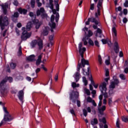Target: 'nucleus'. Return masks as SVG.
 Instances as JSON below:
<instances>
[{
    "mask_svg": "<svg viewBox=\"0 0 128 128\" xmlns=\"http://www.w3.org/2000/svg\"><path fill=\"white\" fill-rule=\"evenodd\" d=\"M82 48V42H80L78 44L79 53L80 56H81V58H82V59L81 60L82 66L83 68H84V66H86V64H88V61L84 58V52L86 50V48Z\"/></svg>",
    "mask_w": 128,
    "mask_h": 128,
    "instance_id": "1",
    "label": "nucleus"
},
{
    "mask_svg": "<svg viewBox=\"0 0 128 128\" xmlns=\"http://www.w3.org/2000/svg\"><path fill=\"white\" fill-rule=\"evenodd\" d=\"M100 90L102 94L99 96V100L100 101H102V96H104V98H108V92H106V82H104L101 84L100 86Z\"/></svg>",
    "mask_w": 128,
    "mask_h": 128,
    "instance_id": "2",
    "label": "nucleus"
},
{
    "mask_svg": "<svg viewBox=\"0 0 128 128\" xmlns=\"http://www.w3.org/2000/svg\"><path fill=\"white\" fill-rule=\"evenodd\" d=\"M0 26L2 30H4V26H8V18L6 16H4L2 15L0 16Z\"/></svg>",
    "mask_w": 128,
    "mask_h": 128,
    "instance_id": "3",
    "label": "nucleus"
},
{
    "mask_svg": "<svg viewBox=\"0 0 128 128\" xmlns=\"http://www.w3.org/2000/svg\"><path fill=\"white\" fill-rule=\"evenodd\" d=\"M98 10H97V12L95 13V16L96 18L94 17H91L90 18H88V21L86 22V25H88L90 24V22H94L95 24H96V26H98V24H100V22H98V20H96V18H98Z\"/></svg>",
    "mask_w": 128,
    "mask_h": 128,
    "instance_id": "4",
    "label": "nucleus"
},
{
    "mask_svg": "<svg viewBox=\"0 0 128 128\" xmlns=\"http://www.w3.org/2000/svg\"><path fill=\"white\" fill-rule=\"evenodd\" d=\"M49 7L51 10H52V12L54 14H56V22H58V19L60 18V14L58 12L56 13V9H54V4H52V2H54V0H49Z\"/></svg>",
    "mask_w": 128,
    "mask_h": 128,
    "instance_id": "5",
    "label": "nucleus"
},
{
    "mask_svg": "<svg viewBox=\"0 0 128 128\" xmlns=\"http://www.w3.org/2000/svg\"><path fill=\"white\" fill-rule=\"evenodd\" d=\"M22 30H23L22 34L21 36L22 40H26L28 38H30L32 36V32H28V31L26 30V28L22 27Z\"/></svg>",
    "mask_w": 128,
    "mask_h": 128,
    "instance_id": "6",
    "label": "nucleus"
},
{
    "mask_svg": "<svg viewBox=\"0 0 128 128\" xmlns=\"http://www.w3.org/2000/svg\"><path fill=\"white\" fill-rule=\"evenodd\" d=\"M70 100H72L74 104H76V100L78 98V92H74V90L70 94Z\"/></svg>",
    "mask_w": 128,
    "mask_h": 128,
    "instance_id": "7",
    "label": "nucleus"
},
{
    "mask_svg": "<svg viewBox=\"0 0 128 128\" xmlns=\"http://www.w3.org/2000/svg\"><path fill=\"white\" fill-rule=\"evenodd\" d=\"M88 40V42L89 44L94 46V41H92V39L88 38V36H86L82 39V42H83L84 46H86V44H88V42H86V40Z\"/></svg>",
    "mask_w": 128,
    "mask_h": 128,
    "instance_id": "8",
    "label": "nucleus"
},
{
    "mask_svg": "<svg viewBox=\"0 0 128 128\" xmlns=\"http://www.w3.org/2000/svg\"><path fill=\"white\" fill-rule=\"evenodd\" d=\"M51 23H49V26L51 28L50 31L54 32V30L56 28V24L54 22V15H52L50 18Z\"/></svg>",
    "mask_w": 128,
    "mask_h": 128,
    "instance_id": "9",
    "label": "nucleus"
},
{
    "mask_svg": "<svg viewBox=\"0 0 128 128\" xmlns=\"http://www.w3.org/2000/svg\"><path fill=\"white\" fill-rule=\"evenodd\" d=\"M14 120V117H12L10 114H5L2 122L6 124L7 122H10V120Z\"/></svg>",
    "mask_w": 128,
    "mask_h": 128,
    "instance_id": "10",
    "label": "nucleus"
},
{
    "mask_svg": "<svg viewBox=\"0 0 128 128\" xmlns=\"http://www.w3.org/2000/svg\"><path fill=\"white\" fill-rule=\"evenodd\" d=\"M8 80L9 82H12L13 79L12 77L6 76L5 78L0 82V86H4V84H6Z\"/></svg>",
    "mask_w": 128,
    "mask_h": 128,
    "instance_id": "11",
    "label": "nucleus"
},
{
    "mask_svg": "<svg viewBox=\"0 0 128 128\" xmlns=\"http://www.w3.org/2000/svg\"><path fill=\"white\" fill-rule=\"evenodd\" d=\"M36 14L37 16H46V11L44 8H40V10H38L36 12Z\"/></svg>",
    "mask_w": 128,
    "mask_h": 128,
    "instance_id": "12",
    "label": "nucleus"
},
{
    "mask_svg": "<svg viewBox=\"0 0 128 128\" xmlns=\"http://www.w3.org/2000/svg\"><path fill=\"white\" fill-rule=\"evenodd\" d=\"M102 2H104V0H98L97 4L98 12V16H100V10H102Z\"/></svg>",
    "mask_w": 128,
    "mask_h": 128,
    "instance_id": "13",
    "label": "nucleus"
},
{
    "mask_svg": "<svg viewBox=\"0 0 128 128\" xmlns=\"http://www.w3.org/2000/svg\"><path fill=\"white\" fill-rule=\"evenodd\" d=\"M1 6L2 8V10L3 11V13L4 14H8V4L5 3L4 4H3L1 5Z\"/></svg>",
    "mask_w": 128,
    "mask_h": 128,
    "instance_id": "14",
    "label": "nucleus"
},
{
    "mask_svg": "<svg viewBox=\"0 0 128 128\" xmlns=\"http://www.w3.org/2000/svg\"><path fill=\"white\" fill-rule=\"evenodd\" d=\"M18 96L21 102L20 104H24V91L22 90L18 92Z\"/></svg>",
    "mask_w": 128,
    "mask_h": 128,
    "instance_id": "15",
    "label": "nucleus"
},
{
    "mask_svg": "<svg viewBox=\"0 0 128 128\" xmlns=\"http://www.w3.org/2000/svg\"><path fill=\"white\" fill-rule=\"evenodd\" d=\"M20 14H18V12H14V14L12 16L11 18L12 20L14 22H18V18Z\"/></svg>",
    "mask_w": 128,
    "mask_h": 128,
    "instance_id": "16",
    "label": "nucleus"
},
{
    "mask_svg": "<svg viewBox=\"0 0 128 128\" xmlns=\"http://www.w3.org/2000/svg\"><path fill=\"white\" fill-rule=\"evenodd\" d=\"M114 50L116 54H118V52H120L118 43L116 40L114 42Z\"/></svg>",
    "mask_w": 128,
    "mask_h": 128,
    "instance_id": "17",
    "label": "nucleus"
},
{
    "mask_svg": "<svg viewBox=\"0 0 128 128\" xmlns=\"http://www.w3.org/2000/svg\"><path fill=\"white\" fill-rule=\"evenodd\" d=\"M0 94L2 96H4L6 94H8V92L6 91V88H4V86H0Z\"/></svg>",
    "mask_w": 128,
    "mask_h": 128,
    "instance_id": "18",
    "label": "nucleus"
},
{
    "mask_svg": "<svg viewBox=\"0 0 128 128\" xmlns=\"http://www.w3.org/2000/svg\"><path fill=\"white\" fill-rule=\"evenodd\" d=\"M106 108V106H102V107H99L98 108L99 114L102 116V114H104V112Z\"/></svg>",
    "mask_w": 128,
    "mask_h": 128,
    "instance_id": "19",
    "label": "nucleus"
},
{
    "mask_svg": "<svg viewBox=\"0 0 128 128\" xmlns=\"http://www.w3.org/2000/svg\"><path fill=\"white\" fill-rule=\"evenodd\" d=\"M26 60L28 62H36V56L34 54H32L28 57H26Z\"/></svg>",
    "mask_w": 128,
    "mask_h": 128,
    "instance_id": "20",
    "label": "nucleus"
},
{
    "mask_svg": "<svg viewBox=\"0 0 128 128\" xmlns=\"http://www.w3.org/2000/svg\"><path fill=\"white\" fill-rule=\"evenodd\" d=\"M48 30H50V28L46 27L42 32L43 36H48Z\"/></svg>",
    "mask_w": 128,
    "mask_h": 128,
    "instance_id": "21",
    "label": "nucleus"
},
{
    "mask_svg": "<svg viewBox=\"0 0 128 128\" xmlns=\"http://www.w3.org/2000/svg\"><path fill=\"white\" fill-rule=\"evenodd\" d=\"M42 55L38 56V58L36 60V65L40 66V62H42Z\"/></svg>",
    "mask_w": 128,
    "mask_h": 128,
    "instance_id": "22",
    "label": "nucleus"
},
{
    "mask_svg": "<svg viewBox=\"0 0 128 128\" xmlns=\"http://www.w3.org/2000/svg\"><path fill=\"white\" fill-rule=\"evenodd\" d=\"M38 46L40 50H42L43 48L42 40L39 39L38 40Z\"/></svg>",
    "mask_w": 128,
    "mask_h": 128,
    "instance_id": "23",
    "label": "nucleus"
},
{
    "mask_svg": "<svg viewBox=\"0 0 128 128\" xmlns=\"http://www.w3.org/2000/svg\"><path fill=\"white\" fill-rule=\"evenodd\" d=\"M18 11L19 12H20L21 14H26L28 11L26 10L25 9H22V8H20L18 10Z\"/></svg>",
    "mask_w": 128,
    "mask_h": 128,
    "instance_id": "24",
    "label": "nucleus"
},
{
    "mask_svg": "<svg viewBox=\"0 0 128 128\" xmlns=\"http://www.w3.org/2000/svg\"><path fill=\"white\" fill-rule=\"evenodd\" d=\"M80 72H77L76 74L75 75V80L76 81V82H78V80H80Z\"/></svg>",
    "mask_w": 128,
    "mask_h": 128,
    "instance_id": "25",
    "label": "nucleus"
},
{
    "mask_svg": "<svg viewBox=\"0 0 128 128\" xmlns=\"http://www.w3.org/2000/svg\"><path fill=\"white\" fill-rule=\"evenodd\" d=\"M98 124V119L96 118H94L93 120H91V124L92 126H94V124Z\"/></svg>",
    "mask_w": 128,
    "mask_h": 128,
    "instance_id": "26",
    "label": "nucleus"
},
{
    "mask_svg": "<svg viewBox=\"0 0 128 128\" xmlns=\"http://www.w3.org/2000/svg\"><path fill=\"white\" fill-rule=\"evenodd\" d=\"M32 22H28L26 26V30H30V28H32Z\"/></svg>",
    "mask_w": 128,
    "mask_h": 128,
    "instance_id": "27",
    "label": "nucleus"
},
{
    "mask_svg": "<svg viewBox=\"0 0 128 128\" xmlns=\"http://www.w3.org/2000/svg\"><path fill=\"white\" fill-rule=\"evenodd\" d=\"M113 79L114 80V84L116 85H118V84H120V81L118 80V79L116 78V76H113Z\"/></svg>",
    "mask_w": 128,
    "mask_h": 128,
    "instance_id": "28",
    "label": "nucleus"
},
{
    "mask_svg": "<svg viewBox=\"0 0 128 128\" xmlns=\"http://www.w3.org/2000/svg\"><path fill=\"white\" fill-rule=\"evenodd\" d=\"M22 54V46H19L18 51V56H20Z\"/></svg>",
    "mask_w": 128,
    "mask_h": 128,
    "instance_id": "29",
    "label": "nucleus"
},
{
    "mask_svg": "<svg viewBox=\"0 0 128 128\" xmlns=\"http://www.w3.org/2000/svg\"><path fill=\"white\" fill-rule=\"evenodd\" d=\"M90 76L91 78H89L91 82V83L92 84V86H94V88H98V85L94 84V80H92V75H90Z\"/></svg>",
    "mask_w": 128,
    "mask_h": 128,
    "instance_id": "30",
    "label": "nucleus"
},
{
    "mask_svg": "<svg viewBox=\"0 0 128 128\" xmlns=\"http://www.w3.org/2000/svg\"><path fill=\"white\" fill-rule=\"evenodd\" d=\"M99 122H103V124H106V118H103L102 119L100 118H99Z\"/></svg>",
    "mask_w": 128,
    "mask_h": 128,
    "instance_id": "31",
    "label": "nucleus"
},
{
    "mask_svg": "<svg viewBox=\"0 0 128 128\" xmlns=\"http://www.w3.org/2000/svg\"><path fill=\"white\" fill-rule=\"evenodd\" d=\"M98 60L100 64H102V56H100V55L98 56Z\"/></svg>",
    "mask_w": 128,
    "mask_h": 128,
    "instance_id": "32",
    "label": "nucleus"
},
{
    "mask_svg": "<svg viewBox=\"0 0 128 128\" xmlns=\"http://www.w3.org/2000/svg\"><path fill=\"white\" fill-rule=\"evenodd\" d=\"M10 66L12 70H14V68H16V64L15 63L12 62L10 64Z\"/></svg>",
    "mask_w": 128,
    "mask_h": 128,
    "instance_id": "33",
    "label": "nucleus"
},
{
    "mask_svg": "<svg viewBox=\"0 0 128 128\" xmlns=\"http://www.w3.org/2000/svg\"><path fill=\"white\" fill-rule=\"evenodd\" d=\"M82 70L84 76H90V69L88 68L87 72H85L84 68L82 69Z\"/></svg>",
    "mask_w": 128,
    "mask_h": 128,
    "instance_id": "34",
    "label": "nucleus"
},
{
    "mask_svg": "<svg viewBox=\"0 0 128 128\" xmlns=\"http://www.w3.org/2000/svg\"><path fill=\"white\" fill-rule=\"evenodd\" d=\"M116 84H114V82H112L110 83V88H116Z\"/></svg>",
    "mask_w": 128,
    "mask_h": 128,
    "instance_id": "35",
    "label": "nucleus"
},
{
    "mask_svg": "<svg viewBox=\"0 0 128 128\" xmlns=\"http://www.w3.org/2000/svg\"><path fill=\"white\" fill-rule=\"evenodd\" d=\"M82 82L84 84V86H88V80L85 76L82 77Z\"/></svg>",
    "mask_w": 128,
    "mask_h": 128,
    "instance_id": "36",
    "label": "nucleus"
},
{
    "mask_svg": "<svg viewBox=\"0 0 128 128\" xmlns=\"http://www.w3.org/2000/svg\"><path fill=\"white\" fill-rule=\"evenodd\" d=\"M120 78H121V80H126V76H124V74H120L119 76Z\"/></svg>",
    "mask_w": 128,
    "mask_h": 128,
    "instance_id": "37",
    "label": "nucleus"
},
{
    "mask_svg": "<svg viewBox=\"0 0 128 128\" xmlns=\"http://www.w3.org/2000/svg\"><path fill=\"white\" fill-rule=\"evenodd\" d=\"M30 4H31L32 8H34V5L36 4V0H31Z\"/></svg>",
    "mask_w": 128,
    "mask_h": 128,
    "instance_id": "38",
    "label": "nucleus"
},
{
    "mask_svg": "<svg viewBox=\"0 0 128 128\" xmlns=\"http://www.w3.org/2000/svg\"><path fill=\"white\" fill-rule=\"evenodd\" d=\"M36 42H38L36 40L32 41L31 43L32 48H34V46H36Z\"/></svg>",
    "mask_w": 128,
    "mask_h": 128,
    "instance_id": "39",
    "label": "nucleus"
},
{
    "mask_svg": "<svg viewBox=\"0 0 128 128\" xmlns=\"http://www.w3.org/2000/svg\"><path fill=\"white\" fill-rule=\"evenodd\" d=\"M32 22H34V24H36L40 22H38V20L34 18H33V19H32Z\"/></svg>",
    "mask_w": 128,
    "mask_h": 128,
    "instance_id": "40",
    "label": "nucleus"
},
{
    "mask_svg": "<svg viewBox=\"0 0 128 128\" xmlns=\"http://www.w3.org/2000/svg\"><path fill=\"white\" fill-rule=\"evenodd\" d=\"M29 16H31V18H32V20L34 18H36V16L34 15V12H30L29 14Z\"/></svg>",
    "mask_w": 128,
    "mask_h": 128,
    "instance_id": "41",
    "label": "nucleus"
},
{
    "mask_svg": "<svg viewBox=\"0 0 128 128\" xmlns=\"http://www.w3.org/2000/svg\"><path fill=\"white\" fill-rule=\"evenodd\" d=\"M35 28H36V30H38V28H40V26H42V22H40V23H38L37 24H35Z\"/></svg>",
    "mask_w": 128,
    "mask_h": 128,
    "instance_id": "42",
    "label": "nucleus"
},
{
    "mask_svg": "<svg viewBox=\"0 0 128 128\" xmlns=\"http://www.w3.org/2000/svg\"><path fill=\"white\" fill-rule=\"evenodd\" d=\"M112 32H114L115 36H116V27L114 26L112 28Z\"/></svg>",
    "mask_w": 128,
    "mask_h": 128,
    "instance_id": "43",
    "label": "nucleus"
},
{
    "mask_svg": "<svg viewBox=\"0 0 128 128\" xmlns=\"http://www.w3.org/2000/svg\"><path fill=\"white\" fill-rule=\"evenodd\" d=\"M84 90L88 96H90V92L89 90L85 88Z\"/></svg>",
    "mask_w": 128,
    "mask_h": 128,
    "instance_id": "44",
    "label": "nucleus"
},
{
    "mask_svg": "<svg viewBox=\"0 0 128 128\" xmlns=\"http://www.w3.org/2000/svg\"><path fill=\"white\" fill-rule=\"evenodd\" d=\"M86 100L88 102H92V101L94 100H92V99L90 96H88Z\"/></svg>",
    "mask_w": 128,
    "mask_h": 128,
    "instance_id": "45",
    "label": "nucleus"
},
{
    "mask_svg": "<svg viewBox=\"0 0 128 128\" xmlns=\"http://www.w3.org/2000/svg\"><path fill=\"white\" fill-rule=\"evenodd\" d=\"M94 44L96 46H98V48H100V43H98V40H94Z\"/></svg>",
    "mask_w": 128,
    "mask_h": 128,
    "instance_id": "46",
    "label": "nucleus"
},
{
    "mask_svg": "<svg viewBox=\"0 0 128 128\" xmlns=\"http://www.w3.org/2000/svg\"><path fill=\"white\" fill-rule=\"evenodd\" d=\"M82 112L84 116H88V111H86V110L83 109Z\"/></svg>",
    "mask_w": 128,
    "mask_h": 128,
    "instance_id": "47",
    "label": "nucleus"
},
{
    "mask_svg": "<svg viewBox=\"0 0 128 128\" xmlns=\"http://www.w3.org/2000/svg\"><path fill=\"white\" fill-rule=\"evenodd\" d=\"M122 122H128V118H126L124 116H122Z\"/></svg>",
    "mask_w": 128,
    "mask_h": 128,
    "instance_id": "48",
    "label": "nucleus"
},
{
    "mask_svg": "<svg viewBox=\"0 0 128 128\" xmlns=\"http://www.w3.org/2000/svg\"><path fill=\"white\" fill-rule=\"evenodd\" d=\"M120 120L118 118L117 119L116 122V126L117 128H120Z\"/></svg>",
    "mask_w": 128,
    "mask_h": 128,
    "instance_id": "49",
    "label": "nucleus"
},
{
    "mask_svg": "<svg viewBox=\"0 0 128 128\" xmlns=\"http://www.w3.org/2000/svg\"><path fill=\"white\" fill-rule=\"evenodd\" d=\"M90 10H94V4H90Z\"/></svg>",
    "mask_w": 128,
    "mask_h": 128,
    "instance_id": "50",
    "label": "nucleus"
},
{
    "mask_svg": "<svg viewBox=\"0 0 128 128\" xmlns=\"http://www.w3.org/2000/svg\"><path fill=\"white\" fill-rule=\"evenodd\" d=\"M122 7H120V6H119L118 8H116V12H122Z\"/></svg>",
    "mask_w": 128,
    "mask_h": 128,
    "instance_id": "51",
    "label": "nucleus"
},
{
    "mask_svg": "<svg viewBox=\"0 0 128 128\" xmlns=\"http://www.w3.org/2000/svg\"><path fill=\"white\" fill-rule=\"evenodd\" d=\"M80 68H82V64H78V69H77L78 72H80Z\"/></svg>",
    "mask_w": 128,
    "mask_h": 128,
    "instance_id": "52",
    "label": "nucleus"
},
{
    "mask_svg": "<svg viewBox=\"0 0 128 128\" xmlns=\"http://www.w3.org/2000/svg\"><path fill=\"white\" fill-rule=\"evenodd\" d=\"M124 6H125V8H128V0H126L124 4Z\"/></svg>",
    "mask_w": 128,
    "mask_h": 128,
    "instance_id": "53",
    "label": "nucleus"
},
{
    "mask_svg": "<svg viewBox=\"0 0 128 128\" xmlns=\"http://www.w3.org/2000/svg\"><path fill=\"white\" fill-rule=\"evenodd\" d=\"M72 88H76V83L73 82H72Z\"/></svg>",
    "mask_w": 128,
    "mask_h": 128,
    "instance_id": "54",
    "label": "nucleus"
},
{
    "mask_svg": "<svg viewBox=\"0 0 128 128\" xmlns=\"http://www.w3.org/2000/svg\"><path fill=\"white\" fill-rule=\"evenodd\" d=\"M13 4L14 6H18V0H15Z\"/></svg>",
    "mask_w": 128,
    "mask_h": 128,
    "instance_id": "55",
    "label": "nucleus"
},
{
    "mask_svg": "<svg viewBox=\"0 0 128 128\" xmlns=\"http://www.w3.org/2000/svg\"><path fill=\"white\" fill-rule=\"evenodd\" d=\"M70 112L72 114H74V116H76V113L74 112V109L70 110Z\"/></svg>",
    "mask_w": 128,
    "mask_h": 128,
    "instance_id": "56",
    "label": "nucleus"
},
{
    "mask_svg": "<svg viewBox=\"0 0 128 128\" xmlns=\"http://www.w3.org/2000/svg\"><path fill=\"white\" fill-rule=\"evenodd\" d=\"M53 40H54V35H51L50 36H49L50 42H52Z\"/></svg>",
    "mask_w": 128,
    "mask_h": 128,
    "instance_id": "57",
    "label": "nucleus"
},
{
    "mask_svg": "<svg viewBox=\"0 0 128 128\" xmlns=\"http://www.w3.org/2000/svg\"><path fill=\"white\" fill-rule=\"evenodd\" d=\"M102 42L104 44H106L108 42V41L106 39H102Z\"/></svg>",
    "mask_w": 128,
    "mask_h": 128,
    "instance_id": "58",
    "label": "nucleus"
},
{
    "mask_svg": "<svg viewBox=\"0 0 128 128\" xmlns=\"http://www.w3.org/2000/svg\"><path fill=\"white\" fill-rule=\"evenodd\" d=\"M3 109H4V112H6V114H8V110H6V108L4 106L3 107Z\"/></svg>",
    "mask_w": 128,
    "mask_h": 128,
    "instance_id": "59",
    "label": "nucleus"
},
{
    "mask_svg": "<svg viewBox=\"0 0 128 128\" xmlns=\"http://www.w3.org/2000/svg\"><path fill=\"white\" fill-rule=\"evenodd\" d=\"M112 98H110L108 101V105L110 106V104H112Z\"/></svg>",
    "mask_w": 128,
    "mask_h": 128,
    "instance_id": "60",
    "label": "nucleus"
},
{
    "mask_svg": "<svg viewBox=\"0 0 128 128\" xmlns=\"http://www.w3.org/2000/svg\"><path fill=\"white\" fill-rule=\"evenodd\" d=\"M88 36H92V30H89L88 32Z\"/></svg>",
    "mask_w": 128,
    "mask_h": 128,
    "instance_id": "61",
    "label": "nucleus"
},
{
    "mask_svg": "<svg viewBox=\"0 0 128 128\" xmlns=\"http://www.w3.org/2000/svg\"><path fill=\"white\" fill-rule=\"evenodd\" d=\"M123 22L124 24H126V22H128V18H123Z\"/></svg>",
    "mask_w": 128,
    "mask_h": 128,
    "instance_id": "62",
    "label": "nucleus"
},
{
    "mask_svg": "<svg viewBox=\"0 0 128 128\" xmlns=\"http://www.w3.org/2000/svg\"><path fill=\"white\" fill-rule=\"evenodd\" d=\"M77 106L78 108L80 106V100H77Z\"/></svg>",
    "mask_w": 128,
    "mask_h": 128,
    "instance_id": "63",
    "label": "nucleus"
},
{
    "mask_svg": "<svg viewBox=\"0 0 128 128\" xmlns=\"http://www.w3.org/2000/svg\"><path fill=\"white\" fill-rule=\"evenodd\" d=\"M124 72H125V74H128V67H126V68H124Z\"/></svg>",
    "mask_w": 128,
    "mask_h": 128,
    "instance_id": "64",
    "label": "nucleus"
}]
</instances>
